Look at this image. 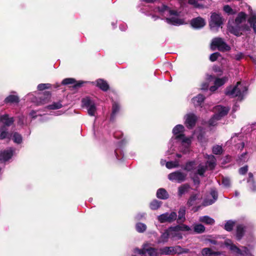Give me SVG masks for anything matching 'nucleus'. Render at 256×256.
<instances>
[{"label":"nucleus","mask_w":256,"mask_h":256,"mask_svg":"<svg viewBox=\"0 0 256 256\" xmlns=\"http://www.w3.org/2000/svg\"><path fill=\"white\" fill-rule=\"evenodd\" d=\"M141 12L148 16H151L154 20L160 18L168 24L174 26H180L184 23V20L180 18L178 12L163 4L156 6L155 8L152 4H149L142 8Z\"/></svg>","instance_id":"obj_1"},{"label":"nucleus","mask_w":256,"mask_h":256,"mask_svg":"<svg viewBox=\"0 0 256 256\" xmlns=\"http://www.w3.org/2000/svg\"><path fill=\"white\" fill-rule=\"evenodd\" d=\"M184 130L185 128L182 124H177L173 128V136L168 144V150L167 152L168 154H172L176 151V146L178 150L184 154L190 152L192 138L186 136L184 134Z\"/></svg>","instance_id":"obj_2"},{"label":"nucleus","mask_w":256,"mask_h":256,"mask_svg":"<svg viewBox=\"0 0 256 256\" xmlns=\"http://www.w3.org/2000/svg\"><path fill=\"white\" fill-rule=\"evenodd\" d=\"M246 14L244 12H240L238 14L235 19L234 22H231L230 21L228 23V31L238 36L242 34L244 31L248 30L249 28L248 26L244 24L246 22Z\"/></svg>","instance_id":"obj_3"},{"label":"nucleus","mask_w":256,"mask_h":256,"mask_svg":"<svg viewBox=\"0 0 256 256\" xmlns=\"http://www.w3.org/2000/svg\"><path fill=\"white\" fill-rule=\"evenodd\" d=\"M248 86L244 82H237L234 86H230L226 89L225 94L230 98L237 97L240 100H242L246 94Z\"/></svg>","instance_id":"obj_4"},{"label":"nucleus","mask_w":256,"mask_h":256,"mask_svg":"<svg viewBox=\"0 0 256 256\" xmlns=\"http://www.w3.org/2000/svg\"><path fill=\"white\" fill-rule=\"evenodd\" d=\"M224 244L231 252L238 256H254L250 250L246 246H241L240 248L234 244L230 240H226Z\"/></svg>","instance_id":"obj_5"},{"label":"nucleus","mask_w":256,"mask_h":256,"mask_svg":"<svg viewBox=\"0 0 256 256\" xmlns=\"http://www.w3.org/2000/svg\"><path fill=\"white\" fill-rule=\"evenodd\" d=\"M230 108L228 107L222 106L218 105L213 108V111L214 112V116L209 120L208 124L210 126H214L217 124V122L222 118L226 116Z\"/></svg>","instance_id":"obj_6"},{"label":"nucleus","mask_w":256,"mask_h":256,"mask_svg":"<svg viewBox=\"0 0 256 256\" xmlns=\"http://www.w3.org/2000/svg\"><path fill=\"white\" fill-rule=\"evenodd\" d=\"M223 22L224 18L220 14L216 12L212 13L209 21L210 30L214 32H218V29L222 27Z\"/></svg>","instance_id":"obj_7"},{"label":"nucleus","mask_w":256,"mask_h":256,"mask_svg":"<svg viewBox=\"0 0 256 256\" xmlns=\"http://www.w3.org/2000/svg\"><path fill=\"white\" fill-rule=\"evenodd\" d=\"M206 158L208 160L206 164L204 165L202 164H199L198 166L196 172L195 174H198L200 176H202L206 172L207 168L210 170L214 168L216 166V158L214 156L212 155H208Z\"/></svg>","instance_id":"obj_8"},{"label":"nucleus","mask_w":256,"mask_h":256,"mask_svg":"<svg viewBox=\"0 0 256 256\" xmlns=\"http://www.w3.org/2000/svg\"><path fill=\"white\" fill-rule=\"evenodd\" d=\"M82 106L87 110L90 116H95L96 111V103L90 97L87 96L82 99Z\"/></svg>","instance_id":"obj_9"},{"label":"nucleus","mask_w":256,"mask_h":256,"mask_svg":"<svg viewBox=\"0 0 256 256\" xmlns=\"http://www.w3.org/2000/svg\"><path fill=\"white\" fill-rule=\"evenodd\" d=\"M212 48L214 50L216 48L222 52H226L230 50V47L227 44L223 39L216 38L212 40Z\"/></svg>","instance_id":"obj_10"},{"label":"nucleus","mask_w":256,"mask_h":256,"mask_svg":"<svg viewBox=\"0 0 256 256\" xmlns=\"http://www.w3.org/2000/svg\"><path fill=\"white\" fill-rule=\"evenodd\" d=\"M177 214L176 212H172L170 213L166 212L157 217V219L160 223L169 222L171 223L176 220Z\"/></svg>","instance_id":"obj_11"},{"label":"nucleus","mask_w":256,"mask_h":256,"mask_svg":"<svg viewBox=\"0 0 256 256\" xmlns=\"http://www.w3.org/2000/svg\"><path fill=\"white\" fill-rule=\"evenodd\" d=\"M186 173L180 170H176L170 174L168 175V178L171 181L180 183L186 180Z\"/></svg>","instance_id":"obj_12"},{"label":"nucleus","mask_w":256,"mask_h":256,"mask_svg":"<svg viewBox=\"0 0 256 256\" xmlns=\"http://www.w3.org/2000/svg\"><path fill=\"white\" fill-rule=\"evenodd\" d=\"M182 248L180 246H166L160 249V252L161 254L170 255L176 254H180Z\"/></svg>","instance_id":"obj_13"},{"label":"nucleus","mask_w":256,"mask_h":256,"mask_svg":"<svg viewBox=\"0 0 256 256\" xmlns=\"http://www.w3.org/2000/svg\"><path fill=\"white\" fill-rule=\"evenodd\" d=\"M197 116L193 113H188L184 116V124L189 128H192L196 124Z\"/></svg>","instance_id":"obj_14"},{"label":"nucleus","mask_w":256,"mask_h":256,"mask_svg":"<svg viewBox=\"0 0 256 256\" xmlns=\"http://www.w3.org/2000/svg\"><path fill=\"white\" fill-rule=\"evenodd\" d=\"M218 192L215 188H212L210 192V196L206 198L204 202L203 205L204 206H208L213 204L218 199Z\"/></svg>","instance_id":"obj_15"},{"label":"nucleus","mask_w":256,"mask_h":256,"mask_svg":"<svg viewBox=\"0 0 256 256\" xmlns=\"http://www.w3.org/2000/svg\"><path fill=\"white\" fill-rule=\"evenodd\" d=\"M14 122V117L10 116L9 114H4L0 115V123L4 126H10L13 124Z\"/></svg>","instance_id":"obj_16"},{"label":"nucleus","mask_w":256,"mask_h":256,"mask_svg":"<svg viewBox=\"0 0 256 256\" xmlns=\"http://www.w3.org/2000/svg\"><path fill=\"white\" fill-rule=\"evenodd\" d=\"M190 24L194 28H201L206 25V21L203 18L198 16L192 20Z\"/></svg>","instance_id":"obj_17"},{"label":"nucleus","mask_w":256,"mask_h":256,"mask_svg":"<svg viewBox=\"0 0 256 256\" xmlns=\"http://www.w3.org/2000/svg\"><path fill=\"white\" fill-rule=\"evenodd\" d=\"M176 226H170L168 228L170 238L173 240H178L182 238V236L178 229L174 228Z\"/></svg>","instance_id":"obj_18"},{"label":"nucleus","mask_w":256,"mask_h":256,"mask_svg":"<svg viewBox=\"0 0 256 256\" xmlns=\"http://www.w3.org/2000/svg\"><path fill=\"white\" fill-rule=\"evenodd\" d=\"M248 10H250V16L248 18V22L256 34V12H253L250 6Z\"/></svg>","instance_id":"obj_19"},{"label":"nucleus","mask_w":256,"mask_h":256,"mask_svg":"<svg viewBox=\"0 0 256 256\" xmlns=\"http://www.w3.org/2000/svg\"><path fill=\"white\" fill-rule=\"evenodd\" d=\"M94 85H96L100 89L104 92H106L109 89V85L105 80L99 78L95 82H91Z\"/></svg>","instance_id":"obj_20"},{"label":"nucleus","mask_w":256,"mask_h":256,"mask_svg":"<svg viewBox=\"0 0 256 256\" xmlns=\"http://www.w3.org/2000/svg\"><path fill=\"white\" fill-rule=\"evenodd\" d=\"M120 110V106L117 102H113L112 104V114L110 120L113 121L115 120Z\"/></svg>","instance_id":"obj_21"},{"label":"nucleus","mask_w":256,"mask_h":256,"mask_svg":"<svg viewBox=\"0 0 256 256\" xmlns=\"http://www.w3.org/2000/svg\"><path fill=\"white\" fill-rule=\"evenodd\" d=\"M86 82L83 81L76 82L75 79L73 78H66L63 80L62 84L64 85H66L69 84H74V88H77L80 87L82 85Z\"/></svg>","instance_id":"obj_22"},{"label":"nucleus","mask_w":256,"mask_h":256,"mask_svg":"<svg viewBox=\"0 0 256 256\" xmlns=\"http://www.w3.org/2000/svg\"><path fill=\"white\" fill-rule=\"evenodd\" d=\"M214 248H205L202 250L201 254L202 256H219L221 254V252L218 251H214Z\"/></svg>","instance_id":"obj_23"},{"label":"nucleus","mask_w":256,"mask_h":256,"mask_svg":"<svg viewBox=\"0 0 256 256\" xmlns=\"http://www.w3.org/2000/svg\"><path fill=\"white\" fill-rule=\"evenodd\" d=\"M230 142L231 143L235 144L236 146L238 149L242 150L244 146V144L242 141L240 136H236V134L232 137Z\"/></svg>","instance_id":"obj_24"},{"label":"nucleus","mask_w":256,"mask_h":256,"mask_svg":"<svg viewBox=\"0 0 256 256\" xmlns=\"http://www.w3.org/2000/svg\"><path fill=\"white\" fill-rule=\"evenodd\" d=\"M198 169L197 164L195 161H190L187 162L184 166L183 167V169L187 172H194V173L196 172L194 170Z\"/></svg>","instance_id":"obj_25"},{"label":"nucleus","mask_w":256,"mask_h":256,"mask_svg":"<svg viewBox=\"0 0 256 256\" xmlns=\"http://www.w3.org/2000/svg\"><path fill=\"white\" fill-rule=\"evenodd\" d=\"M12 93L14 94H10L4 99V102L6 104L18 103L19 102V98L18 95L16 94V92H12Z\"/></svg>","instance_id":"obj_26"},{"label":"nucleus","mask_w":256,"mask_h":256,"mask_svg":"<svg viewBox=\"0 0 256 256\" xmlns=\"http://www.w3.org/2000/svg\"><path fill=\"white\" fill-rule=\"evenodd\" d=\"M186 208L182 206L180 208L178 212V218H176L177 222L178 224L183 223L186 220Z\"/></svg>","instance_id":"obj_27"},{"label":"nucleus","mask_w":256,"mask_h":256,"mask_svg":"<svg viewBox=\"0 0 256 256\" xmlns=\"http://www.w3.org/2000/svg\"><path fill=\"white\" fill-rule=\"evenodd\" d=\"M201 196H200L198 194H192L190 198L188 199L187 204L189 206H194L198 202V201L200 200Z\"/></svg>","instance_id":"obj_28"},{"label":"nucleus","mask_w":256,"mask_h":256,"mask_svg":"<svg viewBox=\"0 0 256 256\" xmlns=\"http://www.w3.org/2000/svg\"><path fill=\"white\" fill-rule=\"evenodd\" d=\"M245 232V227L242 224H238L236 226V238L240 240L244 236Z\"/></svg>","instance_id":"obj_29"},{"label":"nucleus","mask_w":256,"mask_h":256,"mask_svg":"<svg viewBox=\"0 0 256 256\" xmlns=\"http://www.w3.org/2000/svg\"><path fill=\"white\" fill-rule=\"evenodd\" d=\"M174 228L178 229L180 232H188L190 234H193L192 228L188 226L183 224L182 223H180V224L176 226V228Z\"/></svg>","instance_id":"obj_30"},{"label":"nucleus","mask_w":256,"mask_h":256,"mask_svg":"<svg viewBox=\"0 0 256 256\" xmlns=\"http://www.w3.org/2000/svg\"><path fill=\"white\" fill-rule=\"evenodd\" d=\"M204 100V96L201 94H199L193 98L192 100V104L195 106H200Z\"/></svg>","instance_id":"obj_31"},{"label":"nucleus","mask_w":256,"mask_h":256,"mask_svg":"<svg viewBox=\"0 0 256 256\" xmlns=\"http://www.w3.org/2000/svg\"><path fill=\"white\" fill-rule=\"evenodd\" d=\"M170 237V234L166 229L164 232H162L160 237L158 240V244H164L168 242V238Z\"/></svg>","instance_id":"obj_32"},{"label":"nucleus","mask_w":256,"mask_h":256,"mask_svg":"<svg viewBox=\"0 0 256 256\" xmlns=\"http://www.w3.org/2000/svg\"><path fill=\"white\" fill-rule=\"evenodd\" d=\"M168 194L164 188H159L156 192V196L158 198L162 200H166L168 198Z\"/></svg>","instance_id":"obj_33"},{"label":"nucleus","mask_w":256,"mask_h":256,"mask_svg":"<svg viewBox=\"0 0 256 256\" xmlns=\"http://www.w3.org/2000/svg\"><path fill=\"white\" fill-rule=\"evenodd\" d=\"M51 94L49 92H45L42 94V96L39 97L40 101L38 103L40 104H44L48 102L50 98Z\"/></svg>","instance_id":"obj_34"},{"label":"nucleus","mask_w":256,"mask_h":256,"mask_svg":"<svg viewBox=\"0 0 256 256\" xmlns=\"http://www.w3.org/2000/svg\"><path fill=\"white\" fill-rule=\"evenodd\" d=\"M199 221L201 222L207 224L212 225L214 223V220L208 216H202L200 217Z\"/></svg>","instance_id":"obj_35"},{"label":"nucleus","mask_w":256,"mask_h":256,"mask_svg":"<svg viewBox=\"0 0 256 256\" xmlns=\"http://www.w3.org/2000/svg\"><path fill=\"white\" fill-rule=\"evenodd\" d=\"M10 138L13 140L14 142L17 144H20L22 142V138L20 134L17 132H14L10 136Z\"/></svg>","instance_id":"obj_36"},{"label":"nucleus","mask_w":256,"mask_h":256,"mask_svg":"<svg viewBox=\"0 0 256 256\" xmlns=\"http://www.w3.org/2000/svg\"><path fill=\"white\" fill-rule=\"evenodd\" d=\"M193 234H202L205 231V227L202 224H195L194 226Z\"/></svg>","instance_id":"obj_37"},{"label":"nucleus","mask_w":256,"mask_h":256,"mask_svg":"<svg viewBox=\"0 0 256 256\" xmlns=\"http://www.w3.org/2000/svg\"><path fill=\"white\" fill-rule=\"evenodd\" d=\"M228 80L227 76H224L222 78H216L214 81V84L218 88L223 86Z\"/></svg>","instance_id":"obj_38"},{"label":"nucleus","mask_w":256,"mask_h":256,"mask_svg":"<svg viewBox=\"0 0 256 256\" xmlns=\"http://www.w3.org/2000/svg\"><path fill=\"white\" fill-rule=\"evenodd\" d=\"M190 186L188 184H184L178 188V194L179 196H182V194L188 192Z\"/></svg>","instance_id":"obj_39"},{"label":"nucleus","mask_w":256,"mask_h":256,"mask_svg":"<svg viewBox=\"0 0 256 256\" xmlns=\"http://www.w3.org/2000/svg\"><path fill=\"white\" fill-rule=\"evenodd\" d=\"M147 226L146 224L142 222H138L136 224V230L139 233H143L146 230Z\"/></svg>","instance_id":"obj_40"},{"label":"nucleus","mask_w":256,"mask_h":256,"mask_svg":"<svg viewBox=\"0 0 256 256\" xmlns=\"http://www.w3.org/2000/svg\"><path fill=\"white\" fill-rule=\"evenodd\" d=\"M162 202L156 200H152L150 204V208L152 210H156L160 208Z\"/></svg>","instance_id":"obj_41"},{"label":"nucleus","mask_w":256,"mask_h":256,"mask_svg":"<svg viewBox=\"0 0 256 256\" xmlns=\"http://www.w3.org/2000/svg\"><path fill=\"white\" fill-rule=\"evenodd\" d=\"M235 224V221L232 220H228L224 224V229L227 231L230 232L232 230Z\"/></svg>","instance_id":"obj_42"},{"label":"nucleus","mask_w":256,"mask_h":256,"mask_svg":"<svg viewBox=\"0 0 256 256\" xmlns=\"http://www.w3.org/2000/svg\"><path fill=\"white\" fill-rule=\"evenodd\" d=\"M179 165V162L178 160L170 161L166 162V167L168 169L178 168V167Z\"/></svg>","instance_id":"obj_43"},{"label":"nucleus","mask_w":256,"mask_h":256,"mask_svg":"<svg viewBox=\"0 0 256 256\" xmlns=\"http://www.w3.org/2000/svg\"><path fill=\"white\" fill-rule=\"evenodd\" d=\"M145 251L146 254L147 253L149 256H158L157 250L154 248L146 247Z\"/></svg>","instance_id":"obj_44"},{"label":"nucleus","mask_w":256,"mask_h":256,"mask_svg":"<svg viewBox=\"0 0 256 256\" xmlns=\"http://www.w3.org/2000/svg\"><path fill=\"white\" fill-rule=\"evenodd\" d=\"M61 102H54L52 104L48 105L47 108L50 110H57L62 108Z\"/></svg>","instance_id":"obj_45"},{"label":"nucleus","mask_w":256,"mask_h":256,"mask_svg":"<svg viewBox=\"0 0 256 256\" xmlns=\"http://www.w3.org/2000/svg\"><path fill=\"white\" fill-rule=\"evenodd\" d=\"M224 11L228 15H232L236 12L235 10L232 9L230 6L226 5L224 6Z\"/></svg>","instance_id":"obj_46"},{"label":"nucleus","mask_w":256,"mask_h":256,"mask_svg":"<svg viewBox=\"0 0 256 256\" xmlns=\"http://www.w3.org/2000/svg\"><path fill=\"white\" fill-rule=\"evenodd\" d=\"M52 84L48 83L47 84H40L38 86V89L39 90H43L46 89H49L51 88Z\"/></svg>","instance_id":"obj_47"},{"label":"nucleus","mask_w":256,"mask_h":256,"mask_svg":"<svg viewBox=\"0 0 256 256\" xmlns=\"http://www.w3.org/2000/svg\"><path fill=\"white\" fill-rule=\"evenodd\" d=\"M244 56V54L242 52H238L236 54H233L232 58L237 61H240Z\"/></svg>","instance_id":"obj_48"},{"label":"nucleus","mask_w":256,"mask_h":256,"mask_svg":"<svg viewBox=\"0 0 256 256\" xmlns=\"http://www.w3.org/2000/svg\"><path fill=\"white\" fill-rule=\"evenodd\" d=\"M222 152V147L220 146L216 145L213 147L212 152L215 154H220Z\"/></svg>","instance_id":"obj_49"},{"label":"nucleus","mask_w":256,"mask_h":256,"mask_svg":"<svg viewBox=\"0 0 256 256\" xmlns=\"http://www.w3.org/2000/svg\"><path fill=\"white\" fill-rule=\"evenodd\" d=\"M6 138H10L8 132L3 128L0 130V140H3Z\"/></svg>","instance_id":"obj_50"},{"label":"nucleus","mask_w":256,"mask_h":256,"mask_svg":"<svg viewBox=\"0 0 256 256\" xmlns=\"http://www.w3.org/2000/svg\"><path fill=\"white\" fill-rule=\"evenodd\" d=\"M221 56L220 54L218 52H216L210 54V60L211 62H215Z\"/></svg>","instance_id":"obj_51"},{"label":"nucleus","mask_w":256,"mask_h":256,"mask_svg":"<svg viewBox=\"0 0 256 256\" xmlns=\"http://www.w3.org/2000/svg\"><path fill=\"white\" fill-rule=\"evenodd\" d=\"M146 213L142 212H139L135 216V218L138 220H140L143 219H145L146 217Z\"/></svg>","instance_id":"obj_52"},{"label":"nucleus","mask_w":256,"mask_h":256,"mask_svg":"<svg viewBox=\"0 0 256 256\" xmlns=\"http://www.w3.org/2000/svg\"><path fill=\"white\" fill-rule=\"evenodd\" d=\"M147 246H148L147 244H144L142 249L136 248L134 250V251H135V252L138 253V254L144 255V254H146L145 250H146V247H147Z\"/></svg>","instance_id":"obj_53"},{"label":"nucleus","mask_w":256,"mask_h":256,"mask_svg":"<svg viewBox=\"0 0 256 256\" xmlns=\"http://www.w3.org/2000/svg\"><path fill=\"white\" fill-rule=\"evenodd\" d=\"M222 184L225 187H229L230 184V178H223L222 180Z\"/></svg>","instance_id":"obj_54"},{"label":"nucleus","mask_w":256,"mask_h":256,"mask_svg":"<svg viewBox=\"0 0 256 256\" xmlns=\"http://www.w3.org/2000/svg\"><path fill=\"white\" fill-rule=\"evenodd\" d=\"M188 4L193 5L196 8H201L202 6L198 3L196 0H188Z\"/></svg>","instance_id":"obj_55"},{"label":"nucleus","mask_w":256,"mask_h":256,"mask_svg":"<svg viewBox=\"0 0 256 256\" xmlns=\"http://www.w3.org/2000/svg\"><path fill=\"white\" fill-rule=\"evenodd\" d=\"M42 115L38 110H32L30 113V116L32 118H36L38 116Z\"/></svg>","instance_id":"obj_56"},{"label":"nucleus","mask_w":256,"mask_h":256,"mask_svg":"<svg viewBox=\"0 0 256 256\" xmlns=\"http://www.w3.org/2000/svg\"><path fill=\"white\" fill-rule=\"evenodd\" d=\"M248 167L247 166H246L239 169V172L241 174H244L248 172Z\"/></svg>","instance_id":"obj_57"},{"label":"nucleus","mask_w":256,"mask_h":256,"mask_svg":"<svg viewBox=\"0 0 256 256\" xmlns=\"http://www.w3.org/2000/svg\"><path fill=\"white\" fill-rule=\"evenodd\" d=\"M25 118L24 116L22 115L18 116V124L20 125H23L25 124Z\"/></svg>","instance_id":"obj_58"},{"label":"nucleus","mask_w":256,"mask_h":256,"mask_svg":"<svg viewBox=\"0 0 256 256\" xmlns=\"http://www.w3.org/2000/svg\"><path fill=\"white\" fill-rule=\"evenodd\" d=\"M250 188L252 190L255 192L256 191V186L254 182V180H252V182L248 183Z\"/></svg>","instance_id":"obj_59"},{"label":"nucleus","mask_w":256,"mask_h":256,"mask_svg":"<svg viewBox=\"0 0 256 256\" xmlns=\"http://www.w3.org/2000/svg\"><path fill=\"white\" fill-rule=\"evenodd\" d=\"M246 154L245 152V153H244L242 154L240 157L239 158V160H240V162H244L246 161V160H247V158H246Z\"/></svg>","instance_id":"obj_60"},{"label":"nucleus","mask_w":256,"mask_h":256,"mask_svg":"<svg viewBox=\"0 0 256 256\" xmlns=\"http://www.w3.org/2000/svg\"><path fill=\"white\" fill-rule=\"evenodd\" d=\"M212 70L214 72H222V70L220 67L218 66H214L212 67Z\"/></svg>","instance_id":"obj_61"},{"label":"nucleus","mask_w":256,"mask_h":256,"mask_svg":"<svg viewBox=\"0 0 256 256\" xmlns=\"http://www.w3.org/2000/svg\"><path fill=\"white\" fill-rule=\"evenodd\" d=\"M196 172H196H194V175L195 177L193 178L194 182V184H199L200 180H199V178L196 176L198 174H195Z\"/></svg>","instance_id":"obj_62"},{"label":"nucleus","mask_w":256,"mask_h":256,"mask_svg":"<svg viewBox=\"0 0 256 256\" xmlns=\"http://www.w3.org/2000/svg\"><path fill=\"white\" fill-rule=\"evenodd\" d=\"M208 87V82H204L202 84L201 89L203 90H207Z\"/></svg>","instance_id":"obj_63"},{"label":"nucleus","mask_w":256,"mask_h":256,"mask_svg":"<svg viewBox=\"0 0 256 256\" xmlns=\"http://www.w3.org/2000/svg\"><path fill=\"white\" fill-rule=\"evenodd\" d=\"M206 241L209 242L210 243L212 244H214V245L218 244V242L216 240H214L208 239L206 240Z\"/></svg>","instance_id":"obj_64"}]
</instances>
